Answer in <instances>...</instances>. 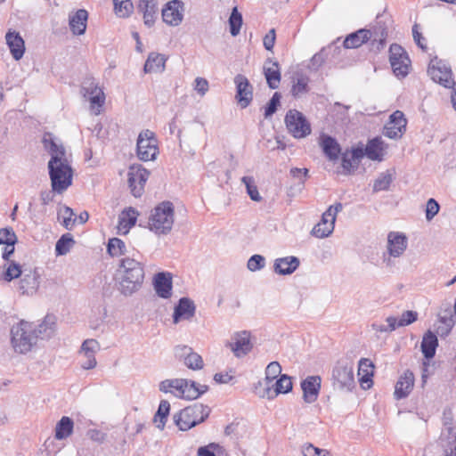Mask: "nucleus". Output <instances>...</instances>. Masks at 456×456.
Returning a JSON list of instances; mask_svg holds the SVG:
<instances>
[{
  "mask_svg": "<svg viewBox=\"0 0 456 456\" xmlns=\"http://www.w3.org/2000/svg\"><path fill=\"white\" fill-rule=\"evenodd\" d=\"M45 150L50 154L49 176L53 191L62 193L72 183L73 171L66 150L59 138L45 133L42 138Z\"/></svg>",
  "mask_w": 456,
  "mask_h": 456,
  "instance_id": "obj_1",
  "label": "nucleus"
},
{
  "mask_svg": "<svg viewBox=\"0 0 456 456\" xmlns=\"http://www.w3.org/2000/svg\"><path fill=\"white\" fill-rule=\"evenodd\" d=\"M53 317L46 316L37 327L26 321H20L11 329V344L13 350L19 354H27L37 344L38 338H48L54 332Z\"/></svg>",
  "mask_w": 456,
  "mask_h": 456,
  "instance_id": "obj_2",
  "label": "nucleus"
},
{
  "mask_svg": "<svg viewBox=\"0 0 456 456\" xmlns=\"http://www.w3.org/2000/svg\"><path fill=\"white\" fill-rule=\"evenodd\" d=\"M145 273L143 265L138 260L125 256L117 270L118 289L126 296H132L142 286Z\"/></svg>",
  "mask_w": 456,
  "mask_h": 456,
  "instance_id": "obj_3",
  "label": "nucleus"
},
{
  "mask_svg": "<svg viewBox=\"0 0 456 456\" xmlns=\"http://www.w3.org/2000/svg\"><path fill=\"white\" fill-rule=\"evenodd\" d=\"M16 278H20L17 290L20 295L33 296L37 293L41 278L37 269H26L22 271L19 264L12 261L6 265L1 279L10 282Z\"/></svg>",
  "mask_w": 456,
  "mask_h": 456,
  "instance_id": "obj_4",
  "label": "nucleus"
},
{
  "mask_svg": "<svg viewBox=\"0 0 456 456\" xmlns=\"http://www.w3.org/2000/svg\"><path fill=\"white\" fill-rule=\"evenodd\" d=\"M159 387L163 393H170L175 397L187 400L197 399L208 390V386L184 379H165L159 383Z\"/></svg>",
  "mask_w": 456,
  "mask_h": 456,
  "instance_id": "obj_5",
  "label": "nucleus"
},
{
  "mask_svg": "<svg viewBox=\"0 0 456 456\" xmlns=\"http://www.w3.org/2000/svg\"><path fill=\"white\" fill-rule=\"evenodd\" d=\"M175 221L174 207L171 202L164 201L158 205L149 217V229L158 235L171 232Z\"/></svg>",
  "mask_w": 456,
  "mask_h": 456,
  "instance_id": "obj_6",
  "label": "nucleus"
},
{
  "mask_svg": "<svg viewBox=\"0 0 456 456\" xmlns=\"http://www.w3.org/2000/svg\"><path fill=\"white\" fill-rule=\"evenodd\" d=\"M408 247V238L401 232H389L387 236L386 250L381 260L383 265L392 270L396 265V259L401 257Z\"/></svg>",
  "mask_w": 456,
  "mask_h": 456,
  "instance_id": "obj_7",
  "label": "nucleus"
},
{
  "mask_svg": "<svg viewBox=\"0 0 456 456\" xmlns=\"http://www.w3.org/2000/svg\"><path fill=\"white\" fill-rule=\"evenodd\" d=\"M209 412L208 406L194 403L175 415L174 419L180 430L186 431L203 422L208 417Z\"/></svg>",
  "mask_w": 456,
  "mask_h": 456,
  "instance_id": "obj_8",
  "label": "nucleus"
},
{
  "mask_svg": "<svg viewBox=\"0 0 456 456\" xmlns=\"http://www.w3.org/2000/svg\"><path fill=\"white\" fill-rule=\"evenodd\" d=\"M332 385L340 391H352L355 387L354 365L348 360H339L332 370Z\"/></svg>",
  "mask_w": 456,
  "mask_h": 456,
  "instance_id": "obj_9",
  "label": "nucleus"
},
{
  "mask_svg": "<svg viewBox=\"0 0 456 456\" xmlns=\"http://www.w3.org/2000/svg\"><path fill=\"white\" fill-rule=\"evenodd\" d=\"M136 152L142 161L154 160L159 154L158 140L155 134L149 130L142 131L137 138Z\"/></svg>",
  "mask_w": 456,
  "mask_h": 456,
  "instance_id": "obj_10",
  "label": "nucleus"
},
{
  "mask_svg": "<svg viewBox=\"0 0 456 456\" xmlns=\"http://www.w3.org/2000/svg\"><path fill=\"white\" fill-rule=\"evenodd\" d=\"M285 124L289 134L295 138H305L311 133L309 122L305 116L297 110H290L287 112Z\"/></svg>",
  "mask_w": 456,
  "mask_h": 456,
  "instance_id": "obj_11",
  "label": "nucleus"
},
{
  "mask_svg": "<svg viewBox=\"0 0 456 456\" xmlns=\"http://www.w3.org/2000/svg\"><path fill=\"white\" fill-rule=\"evenodd\" d=\"M292 389V381L290 377L282 374L277 379V388H271V385L266 382H258L255 387V393L260 398L273 400L280 394H287Z\"/></svg>",
  "mask_w": 456,
  "mask_h": 456,
  "instance_id": "obj_12",
  "label": "nucleus"
},
{
  "mask_svg": "<svg viewBox=\"0 0 456 456\" xmlns=\"http://www.w3.org/2000/svg\"><path fill=\"white\" fill-rule=\"evenodd\" d=\"M389 61L393 72L398 77H404L410 70L411 61L405 50L397 44H393L389 48Z\"/></svg>",
  "mask_w": 456,
  "mask_h": 456,
  "instance_id": "obj_13",
  "label": "nucleus"
},
{
  "mask_svg": "<svg viewBox=\"0 0 456 456\" xmlns=\"http://www.w3.org/2000/svg\"><path fill=\"white\" fill-rule=\"evenodd\" d=\"M428 74L432 80L444 87H456V84L452 79V73L451 67L444 61L437 58L430 61L428 67Z\"/></svg>",
  "mask_w": 456,
  "mask_h": 456,
  "instance_id": "obj_14",
  "label": "nucleus"
},
{
  "mask_svg": "<svg viewBox=\"0 0 456 456\" xmlns=\"http://www.w3.org/2000/svg\"><path fill=\"white\" fill-rule=\"evenodd\" d=\"M150 173L141 165H133L127 172V182L132 194L139 198L144 191L145 183L149 178Z\"/></svg>",
  "mask_w": 456,
  "mask_h": 456,
  "instance_id": "obj_15",
  "label": "nucleus"
},
{
  "mask_svg": "<svg viewBox=\"0 0 456 456\" xmlns=\"http://www.w3.org/2000/svg\"><path fill=\"white\" fill-rule=\"evenodd\" d=\"M100 350V344L95 339H86L78 352L80 356V366L84 370H92L96 367L97 361L95 354Z\"/></svg>",
  "mask_w": 456,
  "mask_h": 456,
  "instance_id": "obj_16",
  "label": "nucleus"
},
{
  "mask_svg": "<svg viewBox=\"0 0 456 456\" xmlns=\"http://www.w3.org/2000/svg\"><path fill=\"white\" fill-rule=\"evenodd\" d=\"M406 124L403 113L396 110L390 115L388 122L384 126L383 134L391 139L401 138L405 131Z\"/></svg>",
  "mask_w": 456,
  "mask_h": 456,
  "instance_id": "obj_17",
  "label": "nucleus"
},
{
  "mask_svg": "<svg viewBox=\"0 0 456 456\" xmlns=\"http://www.w3.org/2000/svg\"><path fill=\"white\" fill-rule=\"evenodd\" d=\"M183 3L179 0H172L166 4L162 9V19L169 26H178L183 19Z\"/></svg>",
  "mask_w": 456,
  "mask_h": 456,
  "instance_id": "obj_18",
  "label": "nucleus"
},
{
  "mask_svg": "<svg viewBox=\"0 0 456 456\" xmlns=\"http://www.w3.org/2000/svg\"><path fill=\"white\" fill-rule=\"evenodd\" d=\"M226 346L232 350L236 357L246 355L252 349L249 333L247 331L235 333L231 341L226 343Z\"/></svg>",
  "mask_w": 456,
  "mask_h": 456,
  "instance_id": "obj_19",
  "label": "nucleus"
},
{
  "mask_svg": "<svg viewBox=\"0 0 456 456\" xmlns=\"http://www.w3.org/2000/svg\"><path fill=\"white\" fill-rule=\"evenodd\" d=\"M236 85V100L240 106L244 109L248 107L253 99V88L248 79L243 75H237L234 77Z\"/></svg>",
  "mask_w": 456,
  "mask_h": 456,
  "instance_id": "obj_20",
  "label": "nucleus"
},
{
  "mask_svg": "<svg viewBox=\"0 0 456 456\" xmlns=\"http://www.w3.org/2000/svg\"><path fill=\"white\" fill-rule=\"evenodd\" d=\"M175 356L183 361L186 367L191 370H201L204 366L202 357L195 353L191 347L187 346H176L175 347Z\"/></svg>",
  "mask_w": 456,
  "mask_h": 456,
  "instance_id": "obj_21",
  "label": "nucleus"
},
{
  "mask_svg": "<svg viewBox=\"0 0 456 456\" xmlns=\"http://www.w3.org/2000/svg\"><path fill=\"white\" fill-rule=\"evenodd\" d=\"M196 312L194 302L189 297H182L175 305L173 314V322L179 323L182 321H191Z\"/></svg>",
  "mask_w": 456,
  "mask_h": 456,
  "instance_id": "obj_22",
  "label": "nucleus"
},
{
  "mask_svg": "<svg viewBox=\"0 0 456 456\" xmlns=\"http://www.w3.org/2000/svg\"><path fill=\"white\" fill-rule=\"evenodd\" d=\"M321 378L319 376H309L301 383L303 399L307 403H314L321 389Z\"/></svg>",
  "mask_w": 456,
  "mask_h": 456,
  "instance_id": "obj_23",
  "label": "nucleus"
},
{
  "mask_svg": "<svg viewBox=\"0 0 456 456\" xmlns=\"http://www.w3.org/2000/svg\"><path fill=\"white\" fill-rule=\"evenodd\" d=\"M88 12L85 9H79L69 15V25L71 32L76 36L84 35L86 30Z\"/></svg>",
  "mask_w": 456,
  "mask_h": 456,
  "instance_id": "obj_24",
  "label": "nucleus"
},
{
  "mask_svg": "<svg viewBox=\"0 0 456 456\" xmlns=\"http://www.w3.org/2000/svg\"><path fill=\"white\" fill-rule=\"evenodd\" d=\"M138 11L142 13L143 22L147 27H151L159 12V0H140Z\"/></svg>",
  "mask_w": 456,
  "mask_h": 456,
  "instance_id": "obj_25",
  "label": "nucleus"
},
{
  "mask_svg": "<svg viewBox=\"0 0 456 456\" xmlns=\"http://www.w3.org/2000/svg\"><path fill=\"white\" fill-rule=\"evenodd\" d=\"M414 386V375L411 371L406 370L400 376L395 387V397L397 400L409 395Z\"/></svg>",
  "mask_w": 456,
  "mask_h": 456,
  "instance_id": "obj_26",
  "label": "nucleus"
},
{
  "mask_svg": "<svg viewBox=\"0 0 456 456\" xmlns=\"http://www.w3.org/2000/svg\"><path fill=\"white\" fill-rule=\"evenodd\" d=\"M5 40L13 59L20 60L25 53V42L20 35L15 31H8Z\"/></svg>",
  "mask_w": 456,
  "mask_h": 456,
  "instance_id": "obj_27",
  "label": "nucleus"
},
{
  "mask_svg": "<svg viewBox=\"0 0 456 456\" xmlns=\"http://www.w3.org/2000/svg\"><path fill=\"white\" fill-rule=\"evenodd\" d=\"M300 261L297 256H285L277 258L273 264V270L280 275L293 273L299 266Z\"/></svg>",
  "mask_w": 456,
  "mask_h": 456,
  "instance_id": "obj_28",
  "label": "nucleus"
},
{
  "mask_svg": "<svg viewBox=\"0 0 456 456\" xmlns=\"http://www.w3.org/2000/svg\"><path fill=\"white\" fill-rule=\"evenodd\" d=\"M154 289L159 297L168 298L172 295V280L169 273H159L154 277Z\"/></svg>",
  "mask_w": 456,
  "mask_h": 456,
  "instance_id": "obj_29",
  "label": "nucleus"
},
{
  "mask_svg": "<svg viewBox=\"0 0 456 456\" xmlns=\"http://www.w3.org/2000/svg\"><path fill=\"white\" fill-rule=\"evenodd\" d=\"M263 69L269 87L272 89L278 88L281 82V72L278 62L268 59L265 61Z\"/></svg>",
  "mask_w": 456,
  "mask_h": 456,
  "instance_id": "obj_30",
  "label": "nucleus"
},
{
  "mask_svg": "<svg viewBox=\"0 0 456 456\" xmlns=\"http://www.w3.org/2000/svg\"><path fill=\"white\" fill-rule=\"evenodd\" d=\"M320 145L330 161H335L338 159L341 148L338 142L330 135L322 134L320 138Z\"/></svg>",
  "mask_w": 456,
  "mask_h": 456,
  "instance_id": "obj_31",
  "label": "nucleus"
},
{
  "mask_svg": "<svg viewBox=\"0 0 456 456\" xmlns=\"http://www.w3.org/2000/svg\"><path fill=\"white\" fill-rule=\"evenodd\" d=\"M371 38L372 33L370 30L362 28L348 35L344 40V46L348 49L358 48Z\"/></svg>",
  "mask_w": 456,
  "mask_h": 456,
  "instance_id": "obj_32",
  "label": "nucleus"
},
{
  "mask_svg": "<svg viewBox=\"0 0 456 456\" xmlns=\"http://www.w3.org/2000/svg\"><path fill=\"white\" fill-rule=\"evenodd\" d=\"M440 439L444 456H456V432L453 431L452 428H446L442 432Z\"/></svg>",
  "mask_w": 456,
  "mask_h": 456,
  "instance_id": "obj_33",
  "label": "nucleus"
},
{
  "mask_svg": "<svg viewBox=\"0 0 456 456\" xmlns=\"http://www.w3.org/2000/svg\"><path fill=\"white\" fill-rule=\"evenodd\" d=\"M166 59L164 55L151 53L149 54L148 59L144 64L145 73L162 72L165 69Z\"/></svg>",
  "mask_w": 456,
  "mask_h": 456,
  "instance_id": "obj_34",
  "label": "nucleus"
},
{
  "mask_svg": "<svg viewBox=\"0 0 456 456\" xmlns=\"http://www.w3.org/2000/svg\"><path fill=\"white\" fill-rule=\"evenodd\" d=\"M384 151V142L379 138L370 140L365 147V154L371 160L381 161Z\"/></svg>",
  "mask_w": 456,
  "mask_h": 456,
  "instance_id": "obj_35",
  "label": "nucleus"
},
{
  "mask_svg": "<svg viewBox=\"0 0 456 456\" xmlns=\"http://www.w3.org/2000/svg\"><path fill=\"white\" fill-rule=\"evenodd\" d=\"M437 346L438 340L436 336L433 332L428 331L424 335L421 342V350L424 356L427 359L434 357Z\"/></svg>",
  "mask_w": 456,
  "mask_h": 456,
  "instance_id": "obj_36",
  "label": "nucleus"
},
{
  "mask_svg": "<svg viewBox=\"0 0 456 456\" xmlns=\"http://www.w3.org/2000/svg\"><path fill=\"white\" fill-rule=\"evenodd\" d=\"M343 208V205L341 203H336L333 206H330L322 216V224H325L329 230H326L327 232H332L335 226V221L337 214L341 211Z\"/></svg>",
  "mask_w": 456,
  "mask_h": 456,
  "instance_id": "obj_37",
  "label": "nucleus"
},
{
  "mask_svg": "<svg viewBox=\"0 0 456 456\" xmlns=\"http://www.w3.org/2000/svg\"><path fill=\"white\" fill-rule=\"evenodd\" d=\"M74 428V422L69 417L63 416L55 427V438L62 440L69 437Z\"/></svg>",
  "mask_w": 456,
  "mask_h": 456,
  "instance_id": "obj_38",
  "label": "nucleus"
},
{
  "mask_svg": "<svg viewBox=\"0 0 456 456\" xmlns=\"http://www.w3.org/2000/svg\"><path fill=\"white\" fill-rule=\"evenodd\" d=\"M137 216L138 213L134 208L125 209L119 216L118 229L124 230V233H126L128 229L135 224Z\"/></svg>",
  "mask_w": 456,
  "mask_h": 456,
  "instance_id": "obj_39",
  "label": "nucleus"
},
{
  "mask_svg": "<svg viewBox=\"0 0 456 456\" xmlns=\"http://www.w3.org/2000/svg\"><path fill=\"white\" fill-rule=\"evenodd\" d=\"M170 403L162 400L159 405V409L154 416V423L156 427L159 429H163L169 413Z\"/></svg>",
  "mask_w": 456,
  "mask_h": 456,
  "instance_id": "obj_40",
  "label": "nucleus"
},
{
  "mask_svg": "<svg viewBox=\"0 0 456 456\" xmlns=\"http://www.w3.org/2000/svg\"><path fill=\"white\" fill-rule=\"evenodd\" d=\"M230 33L232 37H236L240 34V28L243 23L242 15L238 11L237 7H234L229 17Z\"/></svg>",
  "mask_w": 456,
  "mask_h": 456,
  "instance_id": "obj_41",
  "label": "nucleus"
},
{
  "mask_svg": "<svg viewBox=\"0 0 456 456\" xmlns=\"http://www.w3.org/2000/svg\"><path fill=\"white\" fill-rule=\"evenodd\" d=\"M114 12L120 18L129 17L133 12L134 5L131 0H113Z\"/></svg>",
  "mask_w": 456,
  "mask_h": 456,
  "instance_id": "obj_42",
  "label": "nucleus"
},
{
  "mask_svg": "<svg viewBox=\"0 0 456 456\" xmlns=\"http://www.w3.org/2000/svg\"><path fill=\"white\" fill-rule=\"evenodd\" d=\"M74 241L72 236L69 233L63 234L55 244V252L57 256L66 255L71 248Z\"/></svg>",
  "mask_w": 456,
  "mask_h": 456,
  "instance_id": "obj_43",
  "label": "nucleus"
},
{
  "mask_svg": "<svg viewBox=\"0 0 456 456\" xmlns=\"http://www.w3.org/2000/svg\"><path fill=\"white\" fill-rule=\"evenodd\" d=\"M107 250L111 256H120L126 252L124 241L118 238L109 240Z\"/></svg>",
  "mask_w": 456,
  "mask_h": 456,
  "instance_id": "obj_44",
  "label": "nucleus"
},
{
  "mask_svg": "<svg viewBox=\"0 0 456 456\" xmlns=\"http://www.w3.org/2000/svg\"><path fill=\"white\" fill-rule=\"evenodd\" d=\"M393 181L392 174L389 171L381 173L373 183V191L378 192L380 191H386L389 188Z\"/></svg>",
  "mask_w": 456,
  "mask_h": 456,
  "instance_id": "obj_45",
  "label": "nucleus"
},
{
  "mask_svg": "<svg viewBox=\"0 0 456 456\" xmlns=\"http://www.w3.org/2000/svg\"><path fill=\"white\" fill-rule=\"evenodd\" d=\"M241 182L245 184L247 192L252 200L260 201L262 200L255 183V179L252 176H243L241 178Z\"/></svg>",
  "mask_w": 456,
  "mask_h": 456,
  "instance_id": "obj_46",
  "label": "nucleus"
},
{
  "mask_svg": "<svg viewBox=\"0 0 456 456\" xmlns=\"http://www.w3.org/2000/svg\"><path fill=\"white\" fill-rule=\"evenodd\" d=\"M281 372V366L278 362H270L265 369V378L259 382H266L268 385L278 378Z\"/></svg>",
  "mask_w": 456,
  "mask_h": 456,
  "instance_id": "obj_47",
  "label": "nucleus"
},
{
  "mask_svg": "<svg viewBox=\"0 0 456 456\" xmlns=\"http://www.w3.org/2000/svg\"><path fill=\"white\" fill-rule=\"evenodd\" d=\"M223 447L217 444L211 443L206 446H201L197 451V456H221Z\"/></svg>",
  "mask_w": 456,
  "mask_h": 456,
  "instance_id": "obj_48",
  "label": "nucleus"
},
{
  "mask_svg": "<svg viewBox=\"0 0 456 456\" xmlns=\"http://www.w3.org/2000/svg\"><path fill=\"white\" fill-rule=\"evenodd\" d=\"M90 102V107L95 115L100 114L101 108L105 102V94L102 90H98L96 94L87 99Z\"/></svg>",
  "mask_w": 456,
  "mask_h": 456,
  "instance_id": "obj_49",
  "label": "nucleus"
},
{
  "mask_svg": "<svg viewBox=\"0 0 456 456\" xmlns=\"http://www.w3.org/2000/svg\"><path fill=\"white\" fill-rule=\"evenodd\" d=\"M387 324L381 323H373L371 325L373 330L376 332H392L398 328V325L395 324V317L389 316L386 319Z\"/></svg>",
  "mask_w": 456,
  "mask_h": 456,
  "instance_id": "obj_50",
  "label": "nucleus"
},
{
  "mask_svg": "<svg viewBox=\"0 0 456 456\" xmlns=\"http://www.w3.org/2000/svg\"><path fill=\"white\" fill-rule=\"evenodd\" d=\"M17 236L11 227L2 228L0 229V245L9 244L17 242Z\"/></svg>",
  "mask_w": 456,
  "mask_h": 456,
  "instance_id": "obj_51",
  "label": "nucleus"
},
{
  "mask_svg": "<svg viewBox=\"0 0 456 456\" xmlns=\"http://www.w3.org/2000/svg\"><path fill=\"white\" fill-rule=\"evenodd\" d=\"M308 78L305 77H300L297 78L294 83L291 93L295 97H299L303 94L307 92Z\"/></svg>",
  "mask_w": 456,
  "mask_h": 456,
  "instance_id": "obj_52",
  "label": "nucleus"
},
{
  "mask_svg": "<svg viewBox=\"0 0 456 456\" xmlns=\"http://www.w3.org/2000/svg\"><path fill=\"white\" fill-rule=\"evenodd\" d=\"M265 265V259L261 255H254L252 256L247 264V266L249 271L256 272L262 270Z\"/></svg>",
  "mask_w": 456,
  "mask_h": 456,
  "instance_id": "obj_53",
  "label": "nucleus"
},
{
  "mask_svg": "<svg viewBox=\"0 0 456 456\" xmlns=\"http://www.w3.org/2000/svg\"><path fill=\"white\" fill-rule=\"evenodd\" d=\"M417 313L413 311H405L400 318L395 317V324L398 328L407 326L417 320Z\"/></svg>",
  "mask_w": 456,
  "mask_h": 456,
  "instance_id": "obj_54",
  "label": "nucleus"
},
{
  "mask_svg": "<svg viewBox=\"0 0 456 456\" xmlns=\"http://www.w3.org/2000/svg\"><path fill=\"white\" fill-rule=\"evenodd\" d=\"M98 90H102L101 87L94 82V80L88 79L85 81L82 86V93L85 98L89 99L94 94H96Z\"/></svg>",
  "mask_w": 456,
  "mask_h": 456,
  "instance_id": "obj_55",
  "label": "nucleus"
},
{
  "mask_svg": "<svg viewBox=\"0 0 456 456\" xmlns=\"http://www.w3.org/2000/svg\"><path fill=\"white\" fill-rule=\"evenodd\" d=\"M304 456H332L330 452L324 449H320L309 444L303 447Z\"/></svg>",
  "mask_w": 456,
  "mask_h": 456,
  "instance_id": "obj_56",
  "label": "nucleus"
},
{
  "mask_svg": "<svg viewBox=\"0 0 456 456\" xmlns=\"http://www.w3.org/2000/svg\"><path fill=\"white\" fill-rule=\"evenodd\" d=\"M59 216L63 218V225L67 229H69L74 224L75 220L72 218L74 213L70 208L62 207L59 211Z\"/></svg>",
  "mask_w": 456,
  "mask_h": 456,
  "instance_id": "obj_57",
  "label": "nucleus"
},
{
  "mask_svg": "<svg viewBox=\"0 0 456 456\" xmlns=\"http://www.w3.org/2000/svg\"><path fill=\"white\" fill-rule=\"evenodd\" d=\"M281 101V94L279 93H274L273 97L271 98L270 102H268L265 111V118H270L276 110L277 107L280 104Z\"/></svg>",
  "mask_w": 456,
  "mask_h": 456,
  "instance_id": "obj_58",
  "label": "nucleus"
},
{
  "mask_svg": "<svg viewBox=\"0 0 456 456\" xmlns=\"http://www.w3.org/2000/svg\"><path fill=\"white\" fill-rule=\"evenodd\" d=\"M440 322L442 324L444 325V327H442V326H439L437 328V332L441 335V336H446L449 334V332L451 331L452 328L453 327L454 325V322H453V319L452 316H449V317H446V316H442L440 317Z\"/></svg>",
  "mask_w": 456,
  "mask_h": 456,
  "instance_id": "obj_59",
  "label": "nucleus"
},
{
  "mask_svg": "<svg viewBox=\"0 0 456 456\" xmlns=\"http://www.w3.org/2000/svg\"><path fill=\"white\" fill-rule=\"evenodd\" d=\"M326 58V50L323 48L312 57L310 61V67L314 69H318L325 62Z\"/></svg>",
  "mask_w": 456,
  "mask_h": 456,
  "instance_id": "obj_60",
  "label": "nucleus"
},
{
  "mask_svg": "<svg viewBox=\"0 0 456 456\" xmlns=\"http://www.w3.org/2000/svg\"><path fill=\"white\" fill-rule=\"evenodd\" d=\"M439 211V204L434 199H429L426 206V218L431 220Z\"/></svg>",
  "mask_w": 456,
  "mask_h": 456,
  "instance_id": "obj_61",
  "label": "nucleus"
},
{
  "mask_svg": "<svg viewBox=\"0 0 456 456\" xmlns=\"http://www.w3.org/2000/svg\"><path fill=\"white\" fill-rule=\"evenodd\" d=\"M193 88L200 96H204L208 91L209 85L206 78L197 77Z\"/></svg>",
  "mask_w": 456,
  "mask_h": 456,
  "instance_id": "obj_62",
  "label": "nucleus"
},
{
  "mask_svg": "<svg viewBox=\"0 0 456 456\" xmlns=\"http://www.w3.org/2000/svg\"><path fill=\"white\" fill-rule=\"evenodd\" d=\"M275 29L272 28L269 30V32L265 36L263 39V45L265 48L268 51H272L275 44Z\"/></svg>",
  "mask_w": 456,
  "mask_h": 456,
  "instance_id": "obj_63",
  "label": "nucleus"
},
{
  "mask_svg": "<svg viewBox=\"0 0 456 456\" xmlns=\"http://www.w3.org/2000/svg\"><path fill=\"white\" fill-rule=\"evenodd\" d=\"M342 167L345 171L350 173L351 170L356 168L358 165L354 164L349 154L346 152L342 156Z\"/></svg>",
  "mask_w": 456,
  "mask_h": 456,
  "instance_id": "obj_64",
  "label": "nucleus"
}]
</instances>
